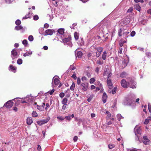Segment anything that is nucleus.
I'll return each instance as SVG.
<instances>
[{"label": "nucleus", "instance_id": "c03bdc74", "mask_svg": "<svg viewBox=\"0 0 151 151\" xmlns=\"http://www.w3.org/2000/svg\"><path fill=\"white\" fill-rule=\"evenodd\" d=\"M21 23V22L19 19H17L15 22V24L17 25H19Z\"/></svg>", "mask_w": 151, "mask_h": 151}, {"label": "nucleus", "instance_id": "393cba45", "mask_svg": "<svg viewBox=\"0 0 151 151\" xmlns=\"http://www.w3.org/2000/svg\"><path fill=\"white\" fill-rule=\"evenodd\" d=\"M106 114L107 115L106 117V119L108 120L109 119L111 116V114L108 111H106Z\"/></svg>", "mask_w": 151, "mask_h": 151}, {"label": "nucleus", "instance_id": "423d86ee", "mask_svg": "<svg viewBox=\"0 0 151 151\" xmlns=\"http://www.w3.org/2000/svg\"><path fill=\"white\" fill-rule=\"evenodd\" d=\"M103 75L104 76H106L108 78L111 76V73L110 70L109 69H106Z\"/></svg>", "mask_w": 151, "mask_h": 151}, {"label": "nucleus", "instance_id": "dca6fc26", "mask_svg": "<svg viewBox=\"0 0 151 151\" xmlns=\"http://www.w3.org/2000/svg\"><path fill=\"white\" fill-rule=\"evenodd\" d=\"M53 33V30L50 29H48L45 31V33L46 35H52Z\"/></svg>", "mask_w": 151, "mask_h": 151}, {"label": "nucleus", "instance_id": "e2e57ef3", "mask_svg": "<svg viewBox=\"0 0 151 151\" xmlns=\"http://www.w3.org/2000/svg\"><path fill=\"white\" fill-rule=\"evenodd\" d=\"M75 69V68L74 67L73 65H71L70 66V68H69V70H72L74 69Z\"/></svg>", "mask_w": 151, "mask_h": 151}, {"label": "nucleus", "instance_id": "ea45409f", "mask_svg": "<svg viewBox=\"0 0 151 151\" xmlns=\"http://www.w3.org/2000/svg\"><path fill=\"white\" fill-rule=\"evenodd\" d=\"M22 43L25 46H27L28 44L27 41L26 40H24L22 41Z\"/></svg>", "mask_w": 151, "mask_h": 151}, {"label": "nucleus", "instance_id": "7c9ffc66", "mask_svg": "<svg viewBox=\"0 0 151 151\" xmlns=\"http://www.w3.org/2000/svg\"><path fill=\"white\" fill-rule=\"evenodd\" d=\"M67 102H68V99H67V98H65L63 99V101H62V103L63 104H67Z\"/></svg>", "mask_w": 151, "mask_h": 151}, {"label": "nucleus", "instance_id": "052dcab7", "mask_svg": "<svg viewBox=\"0 0 151 151\" xmlns=\"http://www.w3.org/2000/svg\"><path fill=\"white\" fill-rule=\"evenodd\" d=\"M93 97V96L92 95L91 96L89 97V98L88 99L87 101L88 102H90L91 100L92 99Z\"/></svg>", "mask_w": 151, "mask_h": 151}, {"label": "nucleus", "instance_id": "4be33fe9", "mask_svg": "<svg viewBox=\"0 0 151 151\" xmlns=\"http://www.w3.org/2000/svg\"><path fill=\"white\" fill-rule=\"evenodd\" d=\"M116 87H114L112 90L111 91V89H109L108 90V92L109 93H111L113 94H114L116 93Z\"/></svg>", "mask_w": 151, "mask_h": 151}, {"label": "nucleus", "instance_id": "f8f14e48", "mask_svg": "<svg viewBox=\"0 0 151 151\" xmlns=\"http://www.w3.org/2000/svg\"><path fill=\"white\" fill-rule=\"evenodd\" d=\"M96 56L97 57H99L100 55L101 52L102 51L103 49L102 47H98L96 49Z\"/></svg>", "mask_w": 151, "mask_h": 151}, {"label": "nucleus", "instance_id": "6e6552de", "mask_svg": "<svg viewBox=\"0 0 151 151\" xmlns=\"http://www.w3.org/2000/svg\"><path fill=\"white\" fill-rule=\"evenodd\" d=\"M134 131L136 135L137 134H140L141 131L140 127H138L137 125L136 126L134 129Z\"/></svg>", "mask_w": 151, "mask_h": 151}, {"label": "nucleus", "instance_id": "79ce46f5", "mask_svg": "<svg viewBox=\"0 0 151 151\" xmlns=\"http://www.w3.org/2000/svg\"><path fill=\"white\" fill-rule=\"evenodd\" d=\"M17 63L19 65H21L22 63V60L21 59H19L17 60Z\"/></svg>", "mask_w": 151, "mask_h": 151}, {"label": "nucleus", "instance_id": "20e7f679", "mask_svg": "<svg viewBox=\"0 0 151 151\" xmlns=\"http://www.w3.org/2000/svg\"><path fill=\"white\" fill-rule=\"evenodd\" d=\"M11 57L12 59L14 60L17 58L18 55L16 49H13L11 51Z\"/></svg>", "mask_w": 151, "mask_h": 151}, {"label": "nucleus", "instance_id": "c756f323", "mask_svg": "<svg viewBox=\"0 0 151 151\" xmlns=\"http://www.w3.org/2000/svg\"><path fill=\"white\" fill-rule=\"evenodd\" d=\"M126 76L127 73L125 72H122L121 73L120 75V76L122 78L126 77Z\"/></svg>", "mask_w": 151, "mask_h": 151}, {"label": "nucleus", "instance_id": "de8ad7c7", "mask_svg": "<svg viewBox=\"0 0 151 151\" xmlns=\"http://www.w3.org/2000/svg\"><path fill=\"white\" fill-rule=\"evenodd\" d=\"M127 101L128 103L129 104L131 105L133 101H134L132 99H129L127 100Z\"/></svg>", "mask_w": 151, "mask_h": 151}, {"label": "nucleus", "instance_id": "bb28decb", "mask_svg": "<svg viewBox=\"0 0 151 151\" xmlns=\"http://www.w3.org/2000/svg\"><path fill=\"white\" fill-rule=\"evenodd\" d=\"M74 36L76 40H77L79 37V34L77 32H75L74 33Z\"/></svg>", "mask_w": 151, "mask_h": 151}, {"label": "nucleus", "instance_id": "864d4df0", "mask_svg": "<svg viewBox=\"0 0 151 151\" xmlns=\"http://www.w3.org/2000/svg\"><path fill=\"white\" fill-rule=\"evenodd\" d=\"M38 19L39 17L37 15H35L33 17V19L35 20H37Z\"/></svg>", "mask_w": 151, "mask_h": 151}, {"label": "nucleus", "instance_id": "5701e85b", "mask_svg": "<svg viewBox=\"0 0 151 151\" xmlns=\"http://www.w3.org/2000/svg\"><path fill=\"white\" fill-rule=\"evenodd\" d=\"M150 121H151V117H148L146 119L144 123L145 124H147Z\"/></svg>", "mask_w": 151, "mask_h": 151}, {"label": "nucleus", "instance_id": "f257e3e1", "mask_svg": "<svg viewBox=\"0 0 151 151\" xmlns=\"http://www.w3.org/2000/svg\"><path fill=\"white\" fill-rule=\"evenodd\" d=\"M127 79V81L124 79L121 80V84L122 86L124 88H127L129 86L130 88H136V82L130 78H128Z\"/></svg>", "mask_w": 151, "mask_h": 151}, {"label": "nucleus", "instance_id": "0e129e2a", "mask_svg": "<svg viewBox=\"0 0 151 151\" xmlns=\"http://www.w3.org/2000/svg\"><path fill=\"white\" fill-rule=\"evenodd\" d=\"M49 27V25L47 23H45L44 25V27L46 28H47Z\"/></svg>", "mask_w": 151, "mask_h": 151}, {"label": "nucleus", "instance_id": "49530a36", "mask_svg": "<svg viewBox=\"0 0 151 151\" xmlns=\"http://www.w3.org/2000/svg\"><path fill=\"white\" fill-rule=\"evenodd\" d=\"M37 123L40 125H42L44 124L42 120H40L37 121Z\"/></svg>", "mask_w": 151, "mask_h": 151}, {"label": "nucleus", "instance_id": "09e8293b", "mask_svg": "<svg viewBox=\"0 0 151 151\" xmlns=\"http://www.w3.org/2000/svg\"><path fill=\"white\" fill-rule=\"evenodd\" d=\"M55 90L53 89L49 91H48V93L50 94V95H52L54 91Z\"/></svg>", "mask_w": 151, "mask_h": 151}, {"label": "nucleus", "instance_id": "0eeeda50", "mask_svg": "<svg viewBox=\"0 0 151 151\" xmlns=\"http://www.w3.org/2000/svg\"><path fill=\"white\" fill-rule=\"evenodd\" d=\"M61 40L62 41H61V42L65 43L69 42L70 40V38L69 37H67L65 35L64 37L62 38H59V40Z\"/></svg>", "mask_w": 151, "mask_h": 151}, {"label": "nucleus", "instance_id": "7ed1b4c3", "mask_svg": "<svg viewBox=\"0 0 151 151\" xmlns=\"http://www.w3.org/2000/svg\"><path fill=\"white\" fill-rule=\"evenodd\" d=\"M16 99H21V98H20L18 97L16 98H15L12 100H10L6 103L4 104V106H5L7 108H11L13 106L14 104V103L12 101Z\"/></svg>", "mask_w": 151, "mask_h": 151}, {"label": "nucleus", "instance_id": "338daca9", "mask_svg": "<svg viewBox=\"0 0 151 151\" xmlns=\"http://www.w3.org/2000/svg\"><path fill=\"white\" fill-rule=\"evenodd\" d=\"M73 140L74 142H76L78 139V137L77 136H75L73 138Z\"/></svg>", "mask_w": 151, "mask_h": 151}, {"label": "nucleus", "instance_id": "ddd939ff", "mask_svg": "<svg viewBox=\"0 0 151 151\" xmlns=\"http://www.w3.org/2000/svg\"><path fill=\"white\" fill-rule=\"evenodd\" d=\"M107 84L108 87L109 89H111L113 88V86L112 83V82L109 78H108L107 80Z\"/></svg>", "mask_w": 151, "mask_h": 151}, {"label": "nucleus", "instance_id": "a19ab883", "mask_svg": "<svg viewBox=\"0 0 151 151\" xmlns=\"http://www.w3.org/2000/svg\"><path fill=\"white\" fill-rule=\"evenodd\" d=\"M47 17H49V19L50 21H51L53 17V16L52 14H47Z\"/></svg>", "mask_w": 151, "mask_h": 151}, {"label": "nucleus", "instance_id": "39448f33", "mask_svg": "<svg viewBox=\"0 0 151 151\" xmlns=\"http://www.w3.org/2000/svg\"><path fill=\"white\" fill-rule=\"evenodd\" d=\"M53 82L55 85H58L60 83V81L59 79V78L58 76H54L52 79V85L53 86Z\"/></svg>", "mask_w": 151, "mask_h": 151}, {"label": "nucleus", "instance_id": "8fccbe9b", "mask_svg": "<svg viewBox=\"0 0 151 151\" xmlns=\"http://www.w3.org/2000/svg\"><path fill=\"white\" fill-rule=\"evenodd\" d=\"M57 118L59 119L60 120H63L64 119V118H63L62 116H58L57 117Z\"/></svg>", "mask_w": 151, "mask_h": 151}, {"label": "nucleus", "instance_id": "aec40b11", "mask_svg": "<svg viewBox=\"0 0 151 151\" xmlns=\"http://www.w3.org/2000/svg\"><path fill=\"white\" fill-rule=\"evenodd\" d=\"M134 8L135 9L139 12H140L141 10V7L138 4L135 5L134 6Z\"/></svg>", "mask_w": 151, "mask_h": 151}, {"label": "nucleus", "instance_id": "2eb2a0df", "mask_svg": "<svg viewBox=\"0 0 151 151\" xmlns=\"http://www.w3.org/2000/svg\"><path fill=\"white\" fill-rule=\"evenodd\" d=\"M107 97V96L105 92H104L102 97V101L104 103H105L106 101V99Z\"/></svg>", "mask_w": 151, "mask_h": 151}, {"label": "nucleus", "instance_id": "6e6d98bb", "mask_svg": "<svg viewBox=\"0 0 151 151\" xmlns=\"http://www.w3.org/2000/svg\"><path fill=\"white\" fill-rule=\"evenodd\" d=\"M135 34V32L134 31H132L130 34L131 36L133 37L134 36Z\"/></svg>", "mask_w": 151, "mask_h": 151}, {"label": "nucleus", "instance_id": "6ab92c4d", "mask_svg": "<svg viewBox=\"0 0 151 151\" xmlns=\"http://www.w3.org/2000/svg\"><path fill=\"white\" fill-rule=\"evenodd\" d=\"M16 67L12 65H10L9 70H11L14 73H15L16 72Z\"/></svg>", "mask_w": 151, "mask_h": 151}, {"label": "nucleus", "instance_id": "5fc2aeb1", "mask_svg": "<svg viewBox=\"0 0 151 151\" xmlns=\"http://www.w3.org/2000/svg\"><path fill=\"white\" fill-rule=\"evenodd\" d=\"M77 84L78 85H80L81 83V79L79 78H78L77 79Z\"/></svg>", "mask_w": 151, "mask_h": 151}, {"label": "nucleus", "instance_id": "b1692460", "mask_svg": "<svg viewBox=\"0 0 151 151\" xmlns=\"http://www.w3.org/2000/svg\"><path fill=\"white\" fill-rule=\"evenodd\" d=\"M32 51H29V52H27L25 53H24L23 54V56L24 57H26L28 56L29 55H31L32 54Z\"/></svg>", "mask_w": 151, "mask_h": 151}, {"label": "nucleus", "instance_id": "c85d7f7f", "mask_svg": "<svg viewBox=\"0 0 151 151\" xmlns=\"http://www.w3.org/2000/svg\"><path fill=\"white\" fill-rule=\"evenodd\" d=\"M106 51H104L103 52L102 55V58L104 60H105L106 58Z\"/></svg>", "mask_w": 151, "mask_h": 151}, {"label": "nucleus", "instance_id": "69168bd1", "mask_svg": "<svg viewBox=\"0 0 151 151\" xmlns=\"http://www.w3.org/2000/svg\"><path fill=\"white\" fill-rule=\"evenodd\" d=\"M119 53L120 54H122V48H120L119 49Z\"/></svg>", "mask_w": 151, "mask_h": 151}, {"label": "nucleus", "instance_id": "bf43d9fd", "mask_svg": "<svg viewBox=\"0 0 151 151\" xmlns=\"http://www.w3.org/2000/svg\"><path fill=\"white\" fill-rule=\"evenodd\" d=\"M133 10V9L132 7L130 8L127 11V12L128 13H130Z\"/></svg>", "mask_w": 151, "mask_h": 151}, {"label": "nucleus", "instance_id": "c9c22d12", "mask_svg": "<svg viewBox=\"0 0 151 151\" xmlns=\"http://www.w3.org/2000/svg\"><path fill=\"white\" fill-rule=\"evenodd\" d=\"M28 40L30 41H32L34 40L33 36L32 35H29L28 37Z\"/></svg>", "mask_w": 151, "mask_h": 151}, {"label": "nucleus", "instance_id": "f704fd0d", "mask_svg": "<svg viewBox=\"0 0 151 151\" xmlns=\"http://www.w3.org/2000/svg\"><path fill=\"white\" fill-rule=\"evenodd\" d=\"M117 118L119 121H120L121 119L123 118L120 114H118L117 115Z\"/></svg>", "mask_w": 151, "mask_h": 151}, {"label": "nucleus", "instance_id": "f03ea898", "mask_svg": "<svg viewBox=\"0 0 151 151\" xmlns=\"http://www.w3.org/2000/svg\"><path fill=\"white\" fill-rule=\"evenodd\" d=\"M64 30V29L61 28L58 29L57 31L58 32L57 34V36L58 40H59V38H63L65 35Z\"/></svg>", "mask_w": 151, "mask_h": 151}, {"label": "nucleus", "instance_id": "e433bc0d", "mask_svg": "<svg viewBox=\"0 0 151 151\" xmlns=\"http://www.w3.org/2000/svg\"><path fill=\"white\" fill-rule=\"evenodd\" d=\"M75 87V84L73 83V82L72 84L71 85L70 87V89L72 91H73L74 90V88Z\"/></svg>", "mask_w": 151, "mask_h": 151}, {"label": "nucleus", "instance_id": "72a5a7b5", "mask_svg": "<svg viewBox=\"0 0 151 151\" xmlns=\"http://www.w3.org/2000/svg\"><path fill=\"white\" fill-rule=\"evenodd\" d=\"M123 65L124 66V68L127 65L128 61L127 60H124L122 62Z\"/></svg>", "mask_w": 151, "mask_h": 151}, {"label": "nucleus", "instance_id": "f3484780", "mask_svg": "<svg viewBox=\"0 0 151 151\" xmlns=\"http://www.w3.org/2000/svg\"><path fill=\"white\" fill-rule=\"evenodd\" d=\"M74 117V115L73 114L72 115H69L68 116H65V118L66 119V120L70 121V120L72 118H73Z\"/></svg>", "mask_w": 151, "mask_h": 151}, {"label": "nucleus", "instance_id": "603ef678", "mask_svg": "<svg viewBox=\"0 0 151 151\" xmlns=\"http://www.w3.org/2000/svg\"><path fill=\"white\" fill-rule=\"evenodd\" d=\"M77 25V24L76 23H73L71 26H70V27L71 29H74V27L76 26Z\"/></svg>", "mask_w": 151, "mask_h": 151}, {"label": "nucleus", "instance_id": "2f4dec72", "mask_svg": "<svg viewBox=\"0 0 151 151\" xmlns=\"http://www.w3.org/2000/svg\"><path fill=\"white\" fill-rule=\"evenodd\" d=\"M37 108L38 110L41 111H43L44 109V107L43 106H39L38 105H37Z\"/></svg>", "mask_w": 151, "mask_h": 151}, {"label": "nucleus", "instance_id": "680f3d73", "mask_svg": "<svg viewBox=\"0 0 151 151\" xmlns=\"http://www.w3.org/2000/svg\"><path fill=\"white\" fill-rule=\"evenodd\" d=\"M81 79L83 81H86L87 79L86 77L83 76L82 77Z\"/></svg>", "mask_w": 151, "mask_h": 151}, {"label": "nucleus", "instance_id": "58836bf2", "mask_svg": "<svg viewBox=\"0 0 151 151\" xmlns=\"http://www.w3.org/2000/svg\"><path fill=\"white\" fill-rule=\"evenodd\" d=\"M32 115L33 117H36L37 116V114L36 111H33L32 113Z\"/></svg>", "mask_w": 151, "mask_h": 151}, {"label": "nucleus", "instance_id": "473e14b6", "mask_svg": "<svg viewBox=\"0 0 151 151\" xmlns=\"http://www.w3.org/2000/svg\"><path fill=\"white\" fill-rule=\"evenodd\" d=\"M50 119V117H48L46 119L42 120L43 124L46 123L47 122L49 121Z\"/></svg>", "mask_w": 151, "mask_h": 151}, {"label": "nucleus", "instance_id": "3c124183", "mask_svg": "<svg viewBox=\"0 0 151 151\" xmlns=\"http://www.w3.org/2000/svg\"><path fill=\"white\" fill-rule=\"evenodd\" d=\"M148 108L149 109V111L150 112H151V105L150 103L148 104Z\"/></svg>", "mask_w": 151, "mask_h": 151}, {"label": "nucleus", "instance_id": "412c9836", "mask_svg": "<svg viewBox=\"0 0 151 151\" xmlns=\"http://www.w3.org/2000/svg\"><path fill=\"white\" fill-rule=\"evenodd\" d=\"M20 102L22 103H27V102L25 101V100L23 101H22V100H17V102L16 103V104H17V105H18Z\"/></svg>", "mask_w": 151, "mask_h": 151}, {"label": "nucleus", "instance_id": "13d9d810", "mask_svg": "<svg viewBox=\"0 0 151 151\" xmlns=\"http://www.w3.org/2000/svg\"><path fill=\"white\" fill-rule=\"evenodd\" d=\"M134 1L136 3H137V2L143 3L144 2V1L143 0H134Z\"/></svg>", "mask_w": 151, "mask_h": 151}, {"label": "nucleus", "instance_id": "9d476101", "mask_svg": "<svg viewBox=\"0 0 151 151\" xmlns=\"http://www.w3.org/2000/svg\"><path fill=\"white\" fill-rule=\"evenodd\" d=\"M81 86L82 87V90L86 91L87 90L88 86V84L86 83H83L81 84Z\"/></svg>", "mask_w": 151, "mask_h": 151}, {"label": "nucleus", "instance_id": "37998d69", "mask_svg": "<svg viewBox=\"0 0 151 151\" xmlns=\"http://www.w3.org/2000/svg\"><path fill=\"white\" fill-rule=\"evenodd\" d=\"M95 79L93 78H92L90 80L89 82L90 83L92 84L95 81Z\"/></svg>", "mask_w": 151, "mask_h": 151}, {"label": "nucleus", "instance_id": "4d7b16f0", "mask_svg": "<svg viewBox=\"0 0 151 151\" xmlns=\"http://www.w3.org/2000/svg\"><path fill=\"white\" fill-rule=\"evenodd\" d=\"M65 96V94L64 93H61L59 94V96L61 98H63Z\"/></svg>", "mask_w": 151, "mask_h": 151}, {"label": "nucleus", "instance_id": "cd10ccee", "mask_svg": "<svg viewBox=\"0 0 151 151\" xmlns=\"http://www.w3.org/2000/svg\"><path fill=\"white\" fill-rule=\"evenodd\" d=\"M96 63L97 64L101 65L103 64L104 62L101 59V60H97L96 61Z\"/></svg>", "mask_w": 151, "mask_h": 151}, {"label": "nucleus", "instance_id": "4c0bfd02", "mask_svg": "<svg viewBox=\"0 0 151 151\" xmlns=\"http://www.w3.org/2000/svg\"><path fill=\"white\" fill-rule=\"evenodd\" d=\"M129 31H127L126 32H125L123 33V35L125 37H128L127 35L129 33Z\"/></svg>", "mask_w": 151, "mask_h": 151}, {"label": "nucleus", "instance_id": "9b49d317", "mask_svg": "<svg viewBox=\"0 0 151 151\" xmlns=\"http://www.w3.org/2000/svg\"><path fill=\"white\" fill-rule=\"evenodd\" d=\"M143 142L145 145H147L149 144L150 141L147 138V136H143Z\"/></svg>", "mask_w": 151, "mask_h": 151}, {"label": "nucleus", "instance_id": "1a4fd4ad", "mask_svg": "<svg viewBox=\"0 0 151 151\" xmlns=\"http://www.w3.org/2000/svg\"><path fill=\"white\" fill-rule=\"evenodd\" d=\"M21 99L25 100V101L27 102H30L32 101V99L31 97V94L30 95H27L26 97L22 98Z\"/></svg>", "mask_w": 151, "mask_h": 151}, {"label": "nucleus", "instance_id": "a18cd8bd", "mask_svg": "<svg viewBox=\"0 0 151 151\" xmlns=\"http://www.w3.org/2000/svg\"><path fill=\"white\" fill-rule=\"evenodd\" d=\"M114 146H115V145H114L112 144H109L108 145V147L110 149L113 148L114 147Z\"/></svg>", "mask_w": 151, "mask_h": 151}, {"label": "nucleus", "instance_id": "774afa93", "mask_svg": "<svg viewBox=\"0 0 151 151\" xmlns=\"http://www.w3.org/2000/svg\"><path fill=\"white\" fill-rule=\"evenodd\" d=\"M147 13L151 15V9H149L147 11Z\"/></svg>", "mask_w": 151, "mask_h": 151}, {"label": "nucleus", "instance_id": "a211bd4d", "mask_svg": "<svg viewBox=\"0 0 151 151\" xmlns=\"http://www.w3.org/2000/svg\"><path fill=\"white\" fill-rule=\"evenodd\" d=\"M33 121L31 117H28L27 119V124L30 125L32 122Z\"/></svg>", "mask_w": 151, "mask_h": 151}, {"label": "nucleus", "instance_id": "4468645a", "mask_svg": "<svg viewBox=\"0 0 151 151\" xmlns=\"http://www.w3.org/2000/svg\"><path fill=\"white\" fill-rule=\"evenodd\" d=\"M75 55L76 57L78 58H80L82 55V53L81 51H78L77 50L75 51Z\"/></svg>", "mask_w": 151, "mask_h": 151}, {"label": "nucleus", "instance_id": "a878e982", "mask_svg": "<svg viewBox=\"0 0 151 151\" xmlns=\"http://www.w3.org/2000/svg\"><path fill=\"white\" fill-rule=\"evenodd\" d=\"M22 29L23 27L21 25H18L15 27V29L17 30Z\"/></svg>", "mask_w": 151, "mask_h": 151}]
</instances>
